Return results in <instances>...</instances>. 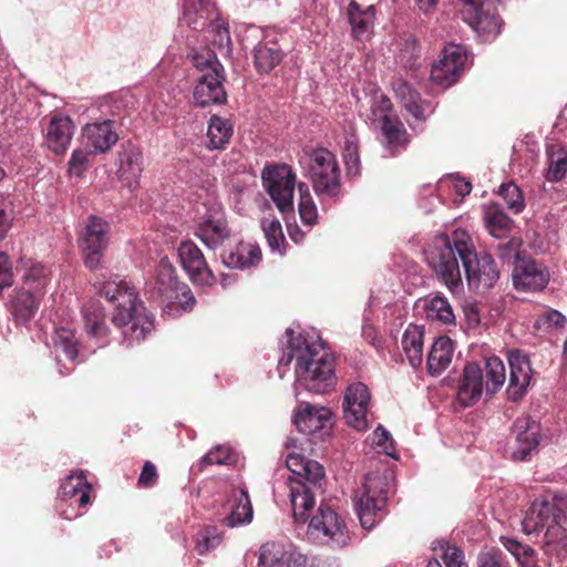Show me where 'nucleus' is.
Listing matches in <instances>:
<instances>
[{
  "instance_id": "obj_1",
  "label": "nucleus",
  "mask_w": 567,
  "mask_h": 567,
  "mask_svg": "<svg viewBox=\"0 0 567 567\" xmlns=\"http://www.w3.org/2000/svg\"><path fill=\"white\" fill-rule=\"evenodd\" d=\"M99 293L114 306L112 322L122 329L124 339L140 342L153 330V317L138 300L132 282L115 275L100 284Z\"/></svg>"
},
{
  "instance_id": "obj_2",
  "label": "nucleus",
  "mask_w": 567,
  "mask_h": 567,
  "mask_svg": "<svg viewBox=\"0 0 567 567\" xmlns=\"http://www.w3.org/2000/svg\"><path fill=\"white\" fill-rule=\"evenodd\" d=\"M289 346L290 352L286 364L296 357L295 370L299 386L318 394L326 393L334 386V358L321 342L298 336L289 340Z\"/></svg>"
},
{
  "instance_id": "obj_3",
  "label": "nucleus",
  "mask_w": 567,
  "mask_h": 567,
  "mask_svg": "<svg viewBox=\"0 0 567 567\" xmlns=\"http://www.w3.org/2000/svg\"><path fill=\"white\" fill-rule=\"evenodd\" d=\"M567 518V494H555L551 501L536 498L527 509L522 520L526 535L544 534V548L547 553L554 547L564 546L567 534L564 522Z\"/></svg>"
},
{
  "instance_id": "obj_4",
  "label": "nucleus",
  "mask_w": 567,
  "mask_h": 567,
  "mask_svg": "<svg viewBox=\"0 0 567 567\" xmlns=\"http://www.w3.org/2000/svg\"><path fill=\"white\" fill-rule=\"evenodd\" d=\"M506 380L503 361L497 357L485 360L484 368L475 362L467 363L457 386V401L463 408L475 405L485 390L486 395L493 396L501 390Z\"/></svg>"
},
{
  "instance_id": "obj_5",
  "label": "nucleus",
  "mask_w": 567,
  "mask_h": 567,
  "mask_svg": "<svg viewBox=\"0 0 567 567\" xmlns=\"http://www.w3.org/2000/svg\"><path fill=\"white\" fill-rule=\"evenodd\" d=\"M467 234L456 229L450 237L446 234L435 236L424 249L425 260L434 271L439 281L455 293L463 286L461 268L458 265L460 250L456 248V236Z\"/></svg>"
},
{
  "instance_id": "obj_6",
  "label": "nucleus",
  "mask_w": 567,
  "mask_h": 567,
  "mask_svg": "<svg viewBox=\"0 0 567 567\" xmlns=\"http://www.w3.org/2000/svg\"><path fill=\"white\" fill-rule=\"evenodd\" d=\"M456 243L470 288L482 292L492 289L501 274L494 258L487 252H477L468 234H458Z\"/></svg>"
},
{
  "instance_id": "obj_7",
  "label": "nucleus",
  "mask_w": 567,
  "mask_h": 567,
  "mask_svg": "<svg viewBox=\"0 0 567 567\" xmlns=\"http://www.w3.org/2000/svg\"><path fill=\"white\" fill-rule=\"evenodd\" d=\"M390 475L369 473L365 476L362 493L355 502L357 513L363 528L370 529L384 516L388 503Z\"/></svg>"
},
{
  "instance_id": "obj_8",
  "label": "nucleus",
  "mask_w": 567,
  "mask_h": 567,
  "mask_svg": "<svg viewBox=\"0 0 567 567\" xmlns=\"http://www.w3.org/2000/svg\"><path fill=\"white\" fill-rule=\"evenodd\" d=\"M262 188L281 214L293 212L297 175L286 163L270 162L261 169Z\"/></svg>"
},
{
  "instance_id": "obj_9",
  "label": "nucleus",
  "mask_w": 567,
  "mask_h": 567,
  "mask_svg": "<svg viewBox=\"0 0 567 567\" xmlns=\"http://www.w3.org/2000/svg\"><path fill=\"white\" fill-rule=\"evenodd\" d=\"M309 157L308 174L315 193L320 197H337L341 190V171L336 155L328 148L319 147Z\"/></svg>"
},
{
  "instance_id": "obj_10",
  "label": "nucleus",
  "mask_w": 567,
  "mask_h": 567,
  "mask_svg": "<svg viewBox=\"0 0 567 567\" xmlns=\"http://www.w3.org/2000/svg\"><path fill=\"white\" fill-rule=\"evenodd\" d=\"M109 224L96 216H90L83 234L79 239V246L84 257V265L96 269L104 256L109 244Z\"/></svg>"
},
{
  "instance_id": "obj_11",
  "label": "nucleus",
  "mask_w": 567,
  "mask_h": 567,
  "mask_svg": "<svg viewBox=\"0 0 567 567\" xmlns=\"http://www.w3.org/2000/svg\"><path fill=\"white\" fill-rule=\"evenodd\" d=\"M308 535L321 543H331L338 547L347 545L349 539L344 523L329 506L320 505L311 518Z\"/></svg>"
},
{
  "instance_id": "obj_12",
  "label": "nucleus",
  "mask_w": 567,
  "mask_h": 567,
  "mask_svg": "<svg viewBox=\"0 0 567 567\" xmlns=\"http://www.w3.org/2000/svg\"><path fill=\"white\" fill-rule=\"evenodd\" d=\"M466 59V51L462 45L446 44L440 60L432 66L431 80L444 89L452 86L460 80Z\"/></svg>"
},
{
  "instance_id": "obj_13",
  "label": "nucleus",
  "mask_w": 567,
  "mask_h": 567,
  "mask_svg": "<svg viewBox=\"0 0 567 567\" xmlns=\"http://www.w3.org/2000/svg\"><path fill=\"white\" fill-rule=\"evenodd\" d=\"M463 20L477 33L497 34L502 19L493 0H462Z\"/></svg>"
},
{
  "instance_id": "obj_14",
  "label": "nucleus",
  "mask_w": 567,
  "mask_h": 567,
  "mask_svg": "<svg viewBox=\"0 0 567 567\" xmlns=\"http://www.w3.org/2000/svg\"><path fill=\"white\" fill-rule=\"evenodd\" d=\"M371 400L369 388L362 383L357 382L348 386L344 401L343 413L346 422L358 431L368 429V406Z\"/></svg>"
},
{
  "instance_id": "obj_15",
  "label": "nucleus",
  "mask_w": 567,
  "mask_h": 567,
  "mask_svg": "<svg viewBox=\"0 0 567 567\" xmlns=\"http://www.w3.org/2000/svg\"><path fill=\"white\" fill-rule=\"evenodd\" d=\"M178 257L183 269L190 280L200 286H210L215 282V276L208 267L202 250L190 240L183 241L178 247Z\"/></svg>"
},
{
  "instance_id": "obj_16",
  "label": "nucleus",
  "mask_w": 567,
  "mask_h": 567,
  "mask_svg": "<svg viewBox=\"0 0 567 567\" xmlns=\"http://www.w3.org/2000/svg\"><path fill=\"white\" fill-rule=\"evenodd\" d=\"M226 80L225 71H214L199 75L194 89V100L197 106L221 105L227 101V93L224 87Z\"/></svg>"
},
{
  "instance_id": "obj_17",
  "label": "nucleus",
  "mask_w": 567,
  "mask_h": 567,
  "mask_svg": "<svg viewBox=\"0 0 567 567\" xmlns=\"http://www.w3.org/2000/svg\"><path fill=\"white\" fill-rule=\"evenodd\" d=\"M513 281L517 290L539 291L548 281V271L533 259H517L513 269Z\"/></svg>"
},
{
  "instance_id": "obj_18",
  "label": "nucleus",
  "mask_w": 567,
  "mask_h": 567,
  "mask_svg": "<svg viewBox=\"0 0 567 567\" xmlns=\"http://www.w3.org/2000/svg\"><path fill=\"white\" fill-rule=\"evenodd\" d=\"M117 177L130 189H134L143 172V154L131 142L123 143L118 151Z\"/></svg>"
},
{
  "instance_id": "obj_19",
  "label": "nucleus",
  "mask_w": 567,
  "mask_h": 567,
  "mask_svg": "<svg viewBox=\"0 0 567 567\" xmlns=\"http://www.w3.org/2000/svg\"><path fill=\"white\" fill-rule=\"evenodd\" d=\"M509 384L508 395L513 401L519 400L526 392L532 380V368L527 354L519 350L508 352Z\"/></svg>"
},
{
  "instance_id": "obj_20",
  "label": "nucleus",
  "mask_w": 567,
  "mask_h": 567,
  "mask_svg": "<svg viewBox=\"0 0 567 567\" xmlns=\"http://www.w3.org/2000/svg\"><path fill=\"white\" fill-rule=\"evenodd\" d=\"M226 218L217 213L205 215L197 224L195 235L209 249H217L230 237Z\"/></svg>"
},
{
  "instance_id": "obj_21",
  "label": "nucleus",
  "mask_w": 567,
  "mask_h": 567,
  "mask_svg": "<svg viewBox=\"0 0 567 567\" xmlns=\"http://www.w3.org/2000/svg\"><path fill=\"white\" fill-rule=\"evenodd\" d=\"M220 18L213 0H184L182 20L196 31L210 28Z\"/></svg>"
},
{
  "instance_id": "obj_22",
  "label": "nucleus",
  "mask_w": 567,
  "mask_h": 567,
  "mask_svg": "<svg viewBox=\"0 0 567 567\" xmlns=\"http://www.w3.org/2000/svg\"><path fill=\"white\" fill-rule=\"evenodd\" d=\"M6 307L16 324H27L34 318L40 307V298L24 288L14 289Z\"/></svg>"
},
{
  "instance_id": "obj_23",
  "label": "nucleus",
  "mask_w": 567,
  "mask_h": 567,
  "mask_svg": "<svg viewBox=\"0 0 567 567\" xmlns=\"http://www.w3.org/2000/svg\"><path fill=\"white\" fill-rule=\"evenodd\" d=\"M293 423L298 431L312 435L331 425V411L327 408H317L309 403H301L295 414Z\"/></svg>"
},
{
  "instance_id": "obj_24",
  "label": "nucleus",
  "mask_w": 567,
  "mask_h": 567,
  "mask_svg": "<svg viewBox=\"0 0 567 567\" xmlns=\"http://www.w3.org/2000/svg\"><path fill=\"white\" fill-rule=\"evenodd\" d=\"M516 442L518 446L513 452V457L525 461L539 444V424L530 417H519L515 422Z\"/></svg>"
},
{
  "instance_id": "obj_25",
  "label": "nucleus",
  "mask_w": 567,
  "mask_h": 567,
  "mask_svg": "<svg viewBox=\"0 0 567 567\" xmlns=\"http://www.w3.org/2000/svg\"><path fill=\"white\" fill-rule=\"evenodd\" d=\"M83 135L95 154L109 152L118 141L115 122L112 120L86 124L83 127Z\"/></svg>"
},
{
  "instance_id": "obj_26",
  "label": "nucleus",
  "mask_w": 567,
  "mask_h": 567,
  "mask_svg": "<svg viewBox=\"0 0 567 567\" xmlns=\"http://www.w3.org/2000/svg\"><path fill=\"white\" fill-rule=\"evenodd\" d=\"M184 285L177 279L174 267L168 262L161 261L156 271L152 298L161 299L167 303L173 302L178 298L177 292Z\"/></svg>"
},
{
  "instance_id": "obj_27",
  "label": "nucleus",
  "mask_w": 567,
  "mask_h": 567,
  "mask_svg": "<svg viewBox=\"0 0 567 567\" xmlns=\"http://www.w3.org/2000/svg\"><path fill=\"white\" fill-rule=\"evenodd\" d=\"M74 125L69 116L54 115L47 132L48 147L55 154L65 153L72 136Z\"/></svg>"
},
{
  "instance_id": "obj_28",
  "label": "nucleus",
  "mask_w": 567,
  "mask_h": 567,
  "mask_svg": "<svg viewBox=\"0 0 567 567\" xmlns=\"http://www.w3.org/2000/svg\"><path fill=\"white\" fill-rule=\"evenodd\" d=\"M223 264L233 269H248L256 267L262 258L258 245L240 241L234 249L224 252Z\"/></svg>"
},
{
  "instance_id": "obj_29",
  "label": "nucleus",
  "mask_w": 567,
  "mask_h": 567,
  "mask_svg": "<svg viewBox=\"0 0 567 567\" xmlns=\"http://www.w3.org/2000/svg\"><path fill=\"white\" fill-rule=\"evenodd\" d=\"M315 489L300 480H290V502L297 522L306 523L315 505Z\"/></svg>"
},
{
  "instance_id": "obj_30",
  "label": "nucleus",
  "mask_w": 567,
  "mask_h": 567,
  "mask_svg": "<svg viewBox=\"0 0 567 567\" xmlns=\"http://www.w3.org/2000/svg\"><path fill=\"white\" fill-rule=\"evenodd\" d=\"M381 132L384 146L391 155L405 150L410 143V135L398 116L384 115L381 122Z\"/></svg>"
},
{
  "instance_id": "obj_31",
  "label": "nucleus",
  "mask_w": 567,
  "mask_h": 567,
  "mask_svg": "<svg viewBox=\"0 0 567 567\" xmlns=\"http://www.w3.org/2000/svg\"><path fill=\"white\" fill-rule=\"evenodd\" d=\"M282 542H266L259 547L257 567H291L293 553Z\"/></svg>"
},
{
  "instance_id": "obj_32",
  "label": "nucleus",
  "mask_w": 567,
  "mask_h": 567,
  "mask_svg": "<svg viewBox=\"0 0 567 567\" xmlns=\"http://www.w3.org/2000/svg\"><path fill=\"white\" fill-rule=\"evenodd\" d=\"M453 342L449 337H439L432 344L427 355V371L431 375H440L452 362Z\"/></svg>"
},
{
  "instance_id": "obj_33",
  "label": "nucleus",
  "mask_w": 567,
  "mask_h": 567,
  "mask_svg": "<svg viewBox=\"0 0 567 567\" xmlns=\"http://www.w3.org/2000/svg\"><path fill=\"white\" fill-rule=\"evenodd\" d=\"M230 502V514L223 519V524L233 528L240 524L250 523L254 512L248 492L244 488L234 489Z\"/></svg>"
},
{
  "instance_id": "obj_34",
  "label": "nucleus",
  "mask_w": 567,
  "mask_h": 567,
  "mask_svg": "<svg viewBox=\"0 0 567 567\" xmlns=\"http://www.w3.org/2000/svg\"><path fill=\"white\" fill-rule=\"evenodd\" d=\"M423 343H424V330L423 328L410 324L402 337V348L406 358L412 365L416 369L422 364L423 361Z\"/></svg>"
},
{
  "instance_id": "obj_35",
  "label": "nucleus",
  "mask_w": 567,
  "mask_h": 567,
  "mask_svg": "<svg viewBox=\"0 0 567 567\" xmlns=\"http://www.w3.org/2000/svg\"><path fill=\"white\" fill-rule=\"evenodd\" d=\"M52 341L59 364L61 353L70 362H74L76 360L79 355V340L74 330L65 327L56 328L52 337Z\"/></svg>"
},
{
  "instance_id": "obj_36",
  "label": "nucleus",
  "mask_w": 567,
  "mask_h": 567,
  "mask_svg": "<svg viewBox=\"0 0 567 567\" xmlns=\"http://www.w3.org/2000/svg\"><path fill=\"white\" fill-rule=\"evenodd\" d=\"M282 60V52L277 42L259 43L255 48L254 62L259 73H269Z\"/></svg>"
},
{
  "instance_id": "obj_37",
  "label": "nucleus",
  "mask_w": 567,
  "mask_h": 567,
  "mask_svg": "<svg viewBox=\"0 0 567 567\" xmlns=\"http://www.w3.org/2000/svg\"><path fill=\"white\" fill-rule=\"evenodd\" d=\"M86 332L95 338L107 336L109 328L105 323L103 307L97 301L87 302L82 310Z\"/></svg>"
},
{
  "instance_id": "obj_38",
  "label": "nucleus",
  "mask_w": 567,
  "mask_h": 567,
  "mask_svg": "<svg viewBox=\"0 0 567 567\" xmlns=\"http://www.w3.org/2000/svg\"><path fill=\"white\" fill-rule=\"evenodd\" d=\"M374 11L373 6L363 10L354 0L349 3L348 17L354 38L359 39L370 31L374 21Z\"/></svg>"
},
{
  "instance_id": "obj_39",
  "label": "nucleus",
  "mask_w": 567,
  "mask_h": 567,
  "mask_svg": "<svg viewBox=\"0 0 567 567\" xmlns=\"http://www.w3.org/2000/svg\"><path fill=\"white\" fill-rule=\"evenodd\" d=\"M207 136L209 140L208 148L221 150L233 136V125L228 120L214 115L209 121Z\"/></svg>"
},
{
  "instance_id": "obj_40",
  "label": "nucleus",
  "mask_w": 567,
  "mask_h": 567,
  "mask_svg": "<svg viewBox=\"0 0 567 567\" xmlns=\"http://www.w3.org/2000/svg\"><path fill=\"white\" fill-rule=\"evenodd\" d=\"M424 311L426 318L442 324H455V315L447 298L436 295L425 302Z\"/></svg>"
},
{
  "instance_id": "obj_41",
  "label": "nucleus",
  "mask_w": 567,
  "mask_h": 567,
  "mask_svg": "<svg viewBox=\"0 0 567 567\" xmlns=\"http://www.w3.org/2000/svg\"><path fill=\"white\" fill-rule=\"evenodd\" d=\"M396 96L401 99L405 110L416 120L425 121L424 103L421 101L420 94L413 90L406 82H399L395 86Z\"/></svg>"
},
{
  "instance_id": "obj_42",
  "label": "nucleus",
  "mask_w": 567,
  "mask_h": 567,
  "mask_svg": "<svg viewBox=\"0 0 567 567\" xmlns=\"http://www.w3.org/2000/svg\"><path fill=\"white\" fill-rule=\"evenodd\" d=\"M485 221L489 234L496 238L506 237L513 226V220L498 206L488 207Z\"/></svg>"
},
{
  "instance_id": "obj_43",
  "label": "nucleus",
  "mask_w": 567,
  "mask_h": 567,
  "mask_svg": "<svg viewBox=\"0 0 567 567\" xmlns=\"http://www.w3.org/2000/svg\"><path fill=\"white\" fill-rule=\"evenodd\" d=\"M299 203L298 210L299 216L303 225L315 226L318 223V209L310 194L309 186L300 182L298 185Z\"/></svg>"
},
{
  "instance_id": "obj_44",
  "label": "nucleus",
  "mask_w": 567,
  "mask_h": 567,
  "mask_svg": "<svg viewBox=\"0 0 567 567\" xmlns=\"http://www.w3.org/2000/svg\"><path fill=\"white\" fill-rule=\"evenodd\" d=\"M547 179L558 182L567 173V152L563 147L553 146L548 150Z\"/></svg>"
},
{
  "instance_id": "obj_45",
  "label": "nucleus",
  "mask_w": 567,
  "mask_h": 567,
  "mask_svg": "<svg viewBox=\"0 0 567 567\" xmlns=\"http://www.w3.org/2000/svg\"><path fill=\"white\" fill-rule=\"evenodd\" d=\"M223 542V535L216 526H205L195 536V550L205 555L217 548Z\"/></svg>"
},
{
  "instance_id": "obj_46",
  "label": "nucleus",
  "mask_w": 567,
  "mask_h": 567,
  "mask_svg": "<svg viewBox=\"0 0 567 567\" xmlns=\"http://www.w3.org/2000/svg\"><path fill=\"white\" fill-rule=\"evenodd\" d=\"M20 265L23 269L22 281L24 285L43 286L47 278V268L31 258H21Z\"/></svg>"
},
{
  "instance_id": "obj_47",
  "label": "nucleus",
  "mask_w": 567,
  "mask_h": 567,
  "mask_svg": "<svg viewBox=\"0 0 567 567\" xmlns=\"http://www.w3.org/2000/svg\"><path fill=\"white\" fill-rule=\"evenodd\" d=\"M194 66L205 75L214 71L224 72V66L217 59V55L210 50H204L203 52H196L192 56Z\"/></svg>"
},
{
  "instance_id": "obj_48",
  "label": "nucleus",
  "mask_w": 567,
  "mask_h": 567,
  "mask_svg": "<svg viewBox=\"0 0 567 567\" xmlns=\"http://www.w3.org/2000/svg\"><path fill=\"white\" fill-rule=\"evenodd\" d=\"M261 228L268 245L271 249H279L285 243V236L280 221L276 217H264L261 219Z\"/></svg>"
},
{
  "instance_id": "obj_49",
  "label": "nucleus",
  "mask_w": 567,
  "mask_h": 567,
  "mask_svg": "<svg viewBox=\"0 0 567 567\" xmlns=\"http://www.w3.org/2000/svg\"><path fill=\"white\" fill-rule=\"evenodd\" d=\"M499 195L504 198L505 203L507 204V207L515 214H518L524 209V197L520 189L515 183L511 182L501 185Z\"/></svg>"
},
{
  "instance_id": "obj_50",
  "label": "nucleus",
  "mask_w": 567,
  "mask_h": 567,
  "mask_svg": "<svg viewBox=\"0 0 567 567\" xmlns=\"http://www.w3.org/2000/svg\"><path fill=\"white\" fill-rule=\"evenodd\" d=\"M207 31L212 34V43L214 47L219 50L229 51L231 47V38L228 29V24L219 18L217 21L213 22L210 28Z\"/></svg>"
},
{
  "instance_id": "obj_51",
  "label": "nucleus",
  "mask_w": 567,
  "mask_h": 567,
  "mask_svg": "<svg viewBox=\"0 0 567 567\" xmlns=\"http://www.w3.org/2000/svg\"><path fill=\"white\" fill-rule=\"evenodd\" d=\"M343 158L349 174L357 175L360 172V156L358 138L354 135L347 137L343 147Z\"/></svg>"
},
{
  "instance_id": "obj_52",
  "label": "nucleus",
  "mask_w": 567,
  "mask_h": 567,
  "mask_svg": "<svg viewBox=\"0 0 567 567\" xmlns=\"http://www.w3.org/2000/svg\"><path fill=\"white\" fill-rule=\"evenodd\" d=\"M478 567H512L506 555L496 547L483 549L477 556Z\"/></svg>"
},
{
  "instance_id": "obj_53",
  "label": "nucleus",
  "mask_w": 567,
  "mask_h": 567,
  "mask_svg": "<svg viewBox=\"0 0 567 567\" xmlns=\"http://www.w3.org/2000/svg\"><path fill=\"white\" fill-rule=\"evenodd\" d=\"M87 484L86 476L83 472L71 474L65 478L60 487V496L63 501L73 499Z\"/></svg>"
},
{
  "instance_id": "obj_54",
  "label": "nucleus",
  "mask_w": 567,
  "mask_h": 567,
  "mask_svg": "<svg viewBox=\"0 0 567 567\" xmlns=\"http://www.w3.org/2000/svg\"><path fill=\"white\" fill-rule=\"evenodd\" d=\"M324 477V470L322 465H320L316 461H309L307 463L306 468L297 480L303 481L306 484L311 486L312 489L320 488V482Z\"/></svg>"
},
{
  "instance_id": "obj_55",
  "label": "nucleus",
  "mask_w": 567,
  "mask_h": 567,
  "mask_svg": "<svg viewBox=\"0 0 567 567\" xmlns=\"http://www.w3.org/2000/svg\"><path fill=\"white\" fill-rule=\"evenodd\" d=\"M441 548V558L445 567H467V565L464 561L463 550L461 548L449 543L443 544Z\"/></svg>"
},
{
  "instance_id": "obj_56",
  "label": "nucleus",
  "mask_w": 567,
  "mask_h": 567,
  "mask_svg": "<svg viewBox=\"0 0 567 567\" xmlns=\"http://www.w3.org/2000/svg\"><path fill=\"white\" fill-rule=\"evenodd\" d=\"M205 465H225L234 462V455L228 447L216 446L210 450L204 457Z\"/></svg>"
},
{
  "instance_id": "obj_57",
  "label": "nucleus",
  "mask_w": 567,
  "mask_h": 567,
  "mask_svg": "<svg viewBox=\"0 0 567 567\" xmlns=\"http://www.w3.org/2000/svg\"><path fill=\"white\" fill-rule=\"evenodd\" d=\"M159 478L157 468L154 463L146 461L142 467L137 480V486L141 488H151L157 484Z\"/></svg>"
},
{
  "instance_id": "obj_58",
  "label": "nucleus",
  "mask_w": 567,
  "mask_h": 567,
  "mask_svg": "<svg viewBox=\"0 0 567 567\" xmlns=\"http://www.w3.org/2000/svg\"><path fill=\"white\" fill-rule=\"evenodd\" d=\"M14 282L12 264L7 254L0 251V296L6 288H10Z\"/></svg>"
},
{
  "instance_id": "obj_59",
  "label": "nucleus",
  "mask_w": 567,
  "mask_h": 567,
  "mask_svg": "<svg viewBox=\"0 0 567 567\" xmlns=\"http://www.w3.org/2000/svg\"><path fill=\"white\" fill-rule=\"evenodd\" d=\"M13 208L11 203L0 200V241L6 238L12 227Z\"/></svg>"
},
{
  "instance_id": "obj_60",
  "label": "nucleus",
  "mask_w": 567,
  "mask_h": 567,
  "mask_svg": "<svg viewBox=\"0 0 567 567\" xmlns=\"http://www.w3.org/2000/svg\"><path fill=\"white\" fill-rule=\"evenodd\" d=\"M89 153L83 150H74L69 161V172L72 175L81 176L86 169Z\"/></svg>"
},
{
  "instance_id": "obj_61",
  "label": "nucleus",
  "mask_w": 567,
  "mask_h": 567,
  "mask_svg": "<svg viewBox=\"0 0 567 567\" xmlns=\"http://www.w3.org/2000/svg\"><path fill=\"white\" fill-rule=\"evenodd\" d=\"M373 442L383 449V452L391 456V457H395L394 455V444H393V440L390 435V433L383 429L382 426H379L374 432H373Z\"/></svg>"
},
{
  "instance_id": "obj_62",
  "label": "nucleus",
  "mask_w": 567,
  "mask_h": 567,
  "mask_svg": "<svg viewBox=\"0 0 567 567\" xmlns=\"http://www.w3.org/2000/svg\"><path fill=\"white\" fill-rule=\"evenodd\" d=\"M373 120H380V123L383 121L384 115H391L392 111V102L389 97L381 94L380 96H375L373 100V104L371 106Z\"/></svg>"
},
{
  "instance_id": "obj_63",
  "label": "nucleus",
  "mask_w": 567,
  "mask_h": 567,
  "mask_svg": "<svg viewBox=\"0 0 567 567\" xmlns=\"http://www.w3.org/2000/svg\"><path fill=\"white\" fill-rule=\"evenodd\" d=\"M565 322V316H563L557 310H548L544 312L537 321L539 327H544L547 329L563 327Z\"/></svg>"
},
{
  "instance_id": "obj_64",
  "label": "nucleus",
  "mask_w": 567,
  "mask_h": 567,
  "mask_svg": "<svg viewBox=\"0 0 567 567\" xmlns=\"http://www.w3.org/2000/svg\"><path fill=\"white\" fill-rule=\"evenodd\" d=\"M177 295L178 298L173 302H168V305H178L183 310L190 311L194 308L196 300L188 286L185 284L181 287Z\"/></svg>"
}]
</instances>
